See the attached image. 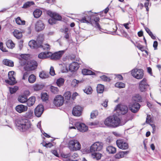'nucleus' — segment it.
<instances>
[{"label":"nucleus","mask_w":161,"mask_h":161,"mask_svg":"<svg viewBox=\"0 0 161 161\" xmlns=\"http://www.w3.org/2000/svg\"><path fill=\"white\" fill-rule=\"evenodd\" d=\"M126 122L122 123L119 118L114 115L108 117L105 120V125L108 127L115 128L119 125H124Z\"/></svg>","instance_id":"f257e3e1"},{"label":"nucleus","mask_w":161,"mask_h":161,"mask_svg":"<svg viewBox=\"0 0 161 161\" xmlns=\"http://www.w3.org/2000/svg\"><path fill=\"white\" fill-rule=\"evenodd\" d=\"M99 19V18L97 17H96L93 19H92L90 16H88L87 18L84 17L82 19H79V20L81 23H90L93 26H94L96 28H97L99 30L101 31V28L98 22Z\"/></svg>","instance_id":"f03ea898"},{"label":"nucleus","mask_w":161,"mask_h":161,"mask_svg":"<svg viewBox=\"0 0 161 161\" xmlns=\"http://www.w3.org/2000/svg\"><path fill=\"white\" fill-rule=\"evenodd\" d=\"M68 147L71 151H76L81 148V145L76 140H70L68 143Z\"/></svg>","instance_id":"7ed1b4c3"},{"label":"nucleus","mask_w":161,"mask_h":161,"mask_svg":"<svg viewBox=\"0 0 161 161\" xmlns=\"http://www.w3.org/2000/svg\"><path fill=\"white\" fill-rule=\"evenodd\" d=\"M60 67L62 68L61 70H77L79 67V65L76 62H73L70 64L68 67L64 64L59 65Z\"/></svg>","instance_id":"20e7f679"},{"label":"nucleus","mask_w":161,"mask_h":161,"mask_svg":"<svg viewBox=\"0 0 161 161\" xmlns=\"http://www.w3.org/2000/svg\"><path fill=\"white\" fill-rule=\"evenodd\" d=\"M47 13L51 17L48 20L49 23L51 25L55 24L56 20H60L62 19L61 16L56 13L53 12L51 11H48Z\"/></svg>","instance_id":"39448f33"},{"label":"nucleus","mask_w":161,"mask_h":161,"mask_svg":"<svg viewBox=\"0 0 161 161\" xmlns=\"http://www.w3.org/2000/svg\"><path fill=\"white\" fill-rule=\"evenodd\" d=\"M103 143L99 142H96L90 147V152L93 153L95 151H99L103 149Z\"/></svg>","instance_id":"423d86ee"},{"label":"nucleus","mask_w":161,"mask_h":161,"mask_svg":"<svg viewBox=\"0 0 161 161\" xmlns=\"http://www.w3.org/2000/svg\"><path fill=\"white\" fill-rule=\"evenodd\" d=\"M114 110L118 113L119 114L124 115L127 112L128 109L126 105L118 104L115 108Z\"/></svg>","instance_id":"0eeeda50"},{"label":"nucleus","mask_w":161,"mask_h":161,"mask_svg":"<svg viewBox=\"0 0 161 161\" xmlns=\"http://www.w3.org/2000/svg\"><path fill=\"white\" fill-rule=\"evenodd\" d=\"M24 67L25 70H34L37 66V63L34 60H31L27 62Z\"/></svg>","instance_id":"6e6552de"},{"label":"nucleus","mask_w":161,"mask_h":161,"mask_svg":"<svg viewBox=\"0 0 161 161\" xmlns=\"http://www.w3.org/2000/svg\"><path fill=\"white\" fill-rule=\"evenodd\" d=\"M8 75L9 80H6L5 82L10 85H14L16 83L14 71H9Z\"/></svg>","instance_id":"1a4fd4ad"},{"label":"nucleus","mask_w":161,"mask_h":161,"mask_svg":"<svg viewBox=\"0 0 161 161\" xmlns=\"http://www.w3.org/2000/svg\"><path fill=\"white\" fill-rule=\"evenodd\" d=\"M64 97L61 95L56 96L54 99L53 103L55 106L60 107L64 103Z\"/></svg>","instance_id":"9d476101"},{"label":"nucleus","mask_w":161,"mask_h":161,"mask_svg":"<svg viewBox=\"0 0 161 161\" xmlns=\"http://www.w3.org/2000/svg\"><path fill=\"white\" fill-rule=\"evenodd\" d=\"M116 143L118 147L120 149L125 150L129 147L128 143L122 140H118Z\"/></svg>","instance_id":"9b49d317"},{"label":"nucleus","mask_w":161,"mask_h":161,"mask_svg":"<svg viewBox=\"0 0 161 161\" xmlns=\"http://www.w3.org/2000/svg\"><path fill=\"white\" fill-rule=\"evenodd\" d=\"M31 122L28 119L24 118H21L17 119L16 121V125L17 128L19 127V126H22L26 124V123H29Z\"/></svg>","instance_id":"f8f14e48"},{"label":"nucleus","mask_w":161,"mask_h":161,"mask_svg":"<svg viewBox=\"0 0 161 161\" xmlns=\"http://www.w3.org/2000/svg\"><path fill=\"white\" fill-rule=\"evenodd\" d=\"M25 125H24L22 126H19L18 129L21 131L24 132L26 131L30 132L33 130V127L31 122L28 123Z\"/></svg>","instance_id":"ddd939ff"},{"label":"nucleus","mask_w":161,"mask_h":161,"mask_svg":"<svg viewBox=\"0 0 161 161\" xmlns=\"http://www.w3.org/2000/svg\"><path fill=\"white\" fill-rule=\"evenodd\" d=\"M148 86V85L147 82V80L145 79H143L139 83V89L142 92L146 91Z\"/></svg>","instance_id":"4468645a"},{"label":"nucleus","mask_w":161,"mask_h":161,"mask_svg":"<svg viewBox=\"0 0 161 161\" xmlns=\"http://www.w3.org/2000/svg\"><path fill=\"white\" fill-rule=\"evenodd\" d=\"M75 125L78 130L82 132L86 131L88 129V127L84 124L82 123H76Z\"/></svg>","instance_id":"2eb2a0df"},{"label":"nucleus","mask_w":161,"mask_h":161,"mask_svg":"<svg viewBox=\"0 0 161 161\" xmlns=\"http://www.w3.org/2000/svg\"><path fill=\"white\" fill-rule=\"evenodd\" d=\"M44 107L42 104L38 105L35 109V114L37 117L41 116L44 111Z\"/></svg>","instance_id":"dca6fc26"},{"label":"nucleus","mask_w":161,"mask_h":161,"mask_svg":"<svg viewBox=\"0 0 161 161\" xmlns=\"http://www.w3.org/2000/svg\"><path fill=\"white\" fill-rule=\"evenodd\" d=\"M65 50L60 51L58 52L52 53L50 57L52 59L57 60L60 58L63 54L64 53Z\"/></svg>","instance_id":"f3484780"},{"label":"nucleus","mask_w":161,"mask_h":161,"mask_svg":"<svg viewBox=\"0 0 161 161\" xmlns=\"http://www.w3.org/2000/svg\"><path fill=\"white\" fill-rule=\"evenodd\" d=\"M82 110V108L80 106H77L73 108L72 113L75 116H79L81 115Z\"/></svg>","instance_id":"a211bd4d"},{"label":"nucleus","mask_w":161,"mask_h":161,"mask_svg":"<svg viewBox=\"0 0 161 161\" xmlns=\"http://www.w3.org/2000/svg\"><path fill=\"white\" fill-rule=\"evenodd\" d=\"M15 109L17 112L20 114L27 111L28 109V107L26 105L19 104L16 106Z\"/></svg>","instance_id":"6ab92c4d"},{"label":"nucleus","mask_w":161,"mask_h":161,"mask_svg":"<svg viewBox=\"0 0 161 161\" xmlns=\"http://www.w3.org/2000/svg\"><path fill=\"white\" fill-rule=\"evenodd\" d=\"M19 58V63L22 65H25L27 63V61L29 59L30 55L29 54H21Z\"/></svg>","instance_id":"aec40b11"},{"label":"nucleus","mask_w":161,"mask_h":161,"mask_svg":"<svg viewBox=\"0 0 161 161\" xmlns=\"http://www.w3.org/2000/svg\"><path fill=\"white\" fill-rule=\"evenodd\" d=\"M140 107V105L137 103H133L129 105V108L132 112L136 113L139 109Z\"/></svg>","instance_id":"412c9836"},{"label":"nucleus","mask_w":161,"mask_h":161,"mask_svg":"<svg viewBox=\"0 0 161 161\" xmlns=\"http://www.w3.org/2000/svg\"><path fill=\"white\" fill-rule=\"evenodd\" d=\"M131 74L132 76L138 79H141L143 76V71H131Z\"/></svg>","instance_id":"4be33fe9"},{"label":"nucleus","mask_w":161,"mask_h":161,"mask_svg":"<svg viewBox=\"0 0 161 161\" xmlns=\"http://www.w3.org/2000/svg\"><path fill=\"white\" fill-rule=\"evenodd\" d=\"M52 55V53L50 52H42L39 54L38 57L40 59H44L50 58Z\"/></svg>","instance_id":"5701e85b"},{"label":"nucleus","mask_w":161,"mask_h":161,"mask_svg":"<svg viewBox=\"0 0 161 161\" xmlns=\"http://www.w3.org/2000/svg\"><path fill=\"white\" fill-rule=\"evenodd\" d=\"M44 28V25L41 21H38L35 26V29L37 31H39L43 30Z\"/></svg>","instance_id":"b1692460"},{"label":"nucleus","mask_w":161,"mask_h":161,"mask_svg":"<svg viewBox=\"0 0 161 161\" xmlns=\"http://www.w3.org/2000/svg\"><path fill=\"white\" fill-rule=\"evenodd\" d=\"M39 44H37L36 42L34 40L30 41L29 42V45L31 48H36L40 47Z\"/></svg>","instance_id":"393cba45"},{"label":"nucleus","mask_w":161,"mask_h":161,"mask_svg":"<svg viewBox=\"0 0 161 161\" xmlns=\"http://www.w3.org/2000/svg\"><path fill=\"white\" fill-rule=\"evenodd\" d=\"M36 98L34 97H31L27 99V104L28 107H31L35 103Z\"/></svg>","instance_id":"a878e982"},{"label":"nucleus","mask_w":161,"mask_h":161,"mask_svg":"<svg viewBox=\"0 0 161 161\" xmlns=\"http://www.w3.org/2000/svg\"><path fill=\"white\" fill-rule=\"evenodd\" d=\"M44 86V85L41 84H36L33 85V88L34 91H37L42 89Z\"/></svg>","instance_id":"bb28decb"},{"label":"nucleus","mask_w":161,"mask_h":161,"mask_svg":"<svg viewBox=\"0 0 161 161\" xmlns=\"http://www.w3.org/2000/svg\"><path fill=\"white\" fill-rule=\"evenodd\" d=\"M106 151L110 154H113L116 152V148L112 146H108L106 148Z\"/></svg>","instance_id":"cd10ccee"},{"label":"nucleus","mask_w":161,"mask_h":161,"mask_svg":"<svg viewBox=\"0 0 161 161\" xmlns=\"http://www.w3.org/2000/svg\"><path fill=\"white\" fill-rule=\"evenodd\" d=\"M3 64L8 66L13 67L14 66V62L9 60L8 59H4L3 61Z\"/></svg>","instance_id":"c85d7f7f"},{"label":"nucleus","mask_w":161,"mask_h":161,"mask_svg":"<svg viewBox=\"0 0 161 161\" xmlns=\"http://www.w3.org/2000/svg\"><path fill=\"white\" fill-rule=\"evenodd\" d=\"M14 36L17 39H19L22 36V33L19 30H16L13 32Z\"/></svg>","instance_id":"c756f323"},{"label":"nucleus","mask_w":161,"mask_h":161,"mask_svg":"<svg viewBox=\"0 0 161 161\" xmlns=\"http://www.w3.org/2000/svg\"><path fill=\"white\" fill-rule=\"evenodd\" d=\"M42 13V11L39 9H36L35 10L33 13L34 17L36 18L39 17Z\"/></svg>","instance_id":"7c9ffc66"},{"label":"nucleus","mask_w":161,"mask_h":161,"mask_svg":"<svg viewBox=\"0 0 161 161\" xmlns=\"http://www.w3.org/2000/svg\"><path fill=\"white\" fill-rule=\"evenodd\" d=\"M27 97L26 96L24 95L19 96L18 98V101L21 103H24L27 101Z\"/></svg>","instance_id":"2f4dec72"},{"label":"nucleus","mask_w":161,"mask_h":161,"mask_svg":"<svg viewBox=\"0 0 161 161\" xmlns=\"http://www.w3.org/2000/svg\"><path fill=\"white\" fill-rule=\"evenodd\" d=\"M97 90L98 93H102L104 90V86L103 85L99 84L97 87Z\"/></svg>","instance_id":"473e14b6"},{"label":"nucleus","mask_w":161,"mask_h":161,"mask_svg":"<svg viewBox=\"0 0 161 161\" xmlns=\"http://www.w3.org/2000/svg\"><path fill=\"white\" fill-rule=\"evenodd\" d=\"M15 22L17 24L19 25H24L25 24V21L21 20L19 17H18L15 19Z\"/></svg>","instance_id":"72a5a7b5"},{"label":"nucleus","mask_w":161,"mask_h":161,"mask_svg":"<svg viewBox=\"0 0 161 161\" xmlns=\"http://www.w3.org/2000/svg\"><path fill=\"white\" fill-rule=\"evenodd\" d=\"M6 45L8 47L12 49L15 46V44L11 40H8L6 42Z\"/></svg>","instance_id":"f704fd0d"},{"label":"nucleus","mask_w":161,"mask_h":161,"mask_svg":"<svg viewBox=\"0 0 161 161\" xmlns=\"http://www.w3.org/2000/svg\"><path fill=\"white\" fill-rule=\"evenodd\" d=\"M101 154L99 153H92L91 154V157L92 158L97 160L100 159L101 157Z\"/></svg>","instance_id":"c9c22d12"},{"label":"nucleus","mask_w":161,"mask_h":161,"mask_svg":"<svg viewBox=\"0 0 161 161\" xmlns=\"http://www.w3.org/2000/svg\"><path fill=\"white\" fill-rule=\"evenodd\" d=\"M49 76L48 72H47L46 71H42L40 74V77L42 79L47 78Z\"/></svg>","instance_id":"e433bc0d"},{"label":"nucleus","mask_w":161,"mask_h":161,"mask_svg":"<svg viewBox=\"0 0 161 161\" xmlns=\"http://www.w3.org/2000/svg\"><path fill=\"white\" fill-rule=\"evenodd\" d=\"M33 111L32 110H28L25 114V117L28 119H31L33 117Z\"/></svg>","instance_id":"4c0bfd02"},{"label":"nucleus","mask_w":161,"mask_h":161,"mask_svg":"<svg viewBox=\"0 0 161 161\" xmlns=\"http://www.w3.org/2000/svg\"><path fill=\"white\" fill-rule=\"evenodd\" d=\"M84 92L87 94H91L92 92V89L90 86H88L83 90Z\"/></svg>","instance_id":"58836bf2"},{"label":"nucleus","mask_w":161,"mask_h":161,"mask_svg":"<svg viewBox=\"0 0 161 161\" xmlns=\"http://www.w3.org/2000/svg\"><path fill=\"white\" fill-rule=\"evenodd\" d=\"M34 4V2L32 1H28L25 3L22 8H27L29 7L30 6Z\"/></svg>","instance_id":"ea45409f"},{"label":"nucleus","mask_w":161,"mask_h":161,"mask_svg":"<svg viewBox=\"0 0 161 161\" xmlns=\"http://www.w3.org/2000/svg\"><path fill=\"white\" fill-rule=\"evenodd\" d=\"M132 99L135 101L137 102H141L142 101V97L139 94H136L132 97Z\"/></svg>","instance_id":"a19ab883"},{"label":"nucleus","mask_w":161,"mask_h":161,"mask_svg":"<svg viewBox=\"0 0 161 161\" xmlns=\"http://www.w3.org/2000/svg\"><path fill=\"white\" fill-rule=\"evenodd\" d=\"M64 81V79L60 78L57 80L56 83L58 86L60 87L63 85Z\"/></svg>","instance_id":"79ce46f5"},{"label":"nucleus","mask_w":161,"mask_h":161,"mask_svg":"<svg viewBox=\"0 0 161 161\" xmlns=\"http://www.w3.org/2000/svg\"><path fill=\"white\" fill-rule=\"evenodd\" d=\"M36 80V76L33 75H30L28 78L29 82L31 83H34Z\"/></svg>","instance_id":"37998d69"},{"label":"nucleus","mask_w":161,"mask_h":161,"mask_svg":"<svg viewBox=\"0 0 161 161\" xmlns=\"http://www.w3.org/2000/svg\"><path fill=\"white\" fill-rule=\"evenodd\" d=\"M44 36L43 35H40L38 36L37 38V41L38 42L39 44L42 42L44 40Z\"/></svg>","instance_id":"c03bdc74"},{"label":"nucleus","mask_w":161,"mask_h":161,"mask_svg":"<svg viewBox=\"0 0 161 161\" xmlns=\"http://www.w3.org/2000/svg\"><path fill=\"white\" fill-rule=\"evenodd\" d=\"M125 86V84L121 82H117L115 84V86L119 88H124Z\"/></svg>","instance_id":"a18cd8bd"},{"label":"nucleus","mask_w":161,"mask_h":161,"mask_svg":"<svg viewBox=\"0 0 161 161\" xmlns=\"http://www.w3.org/2000/svg\"><path fill=\"white\" fill-rule=\"evenodd\" d=\"M50 89L51 91L54 94L57 93L59 91V90L57 87L53 86H51Z\"/></svg>","instance_id":"49530a36"},{"label":"nucleus","mask_w":161,"mask_h":161,"mask_svg":"<svg viewBox=\"0 0 161 161\" xmlns=\"http://www.w3.org/2000/svg\"><path fill=\"white\" fill-rule=\"evenodd\" d=\"M64 96L65 99L68 100L70 98L71 94L69 92H67L64 94Z\"/></svg>","instance_id":"de8ad7c7"},{"label":"nucleus","mask_w":161,"mask_h":161,"mask_svg":"<svg viewBox=\"0 0 161 161\" xmlns=\"http://www.w3.org/2000/svg\"><path fill=\"white\" fill-rule=\"evenodd\" d=\"M40 47L42 48L44 50H48L50 48V46L47 44H45L43 45L40 44Z\"/></svg>","instance_id":"09e8293b"},{"label":"nucleus","mask_w":161,"mask_h":161,"mask_svg":"<svg viewBox=\"0 0 161 161\" xmlns=\"http://www.w3.org/2000/svg\"><path fill=\"white\" fill-rule=\"evenodd\" d=\"M98 112L97 111H93L91 114V118L94 119L98 115Z\"/></svg>","instance_id":"8fccbe9b"},{"label":"nucleus","mask_w":161,"mask_h":161,"mask_svg":"<svg viewBox=\"0 0 161 161\" xmlns=\"http://www.w3.org/2000/svg\"><path fill=\"white\" fill-rule=\"evenodd\" d=\"M18 89V87L17 86H15L14 87H11L9 88L10 93L11 94H13L15 93Z\"/></svg>","instance_id":"3c124183"},{"label":"nucleus","mask_w":161,"mask_h":161,"mask_svg":"<svg viewBox=\"0 0 161 161\" xmlns=\"http://www.w3.org/2000/svg\"><path fill=\"white\" fill-rule=\"evenodd\" d=\"M123 153H121V152H119L115 155V158L117 159H119L123 158Z\"/></svg>","instance_id":"603ef678"},{"label":"nucleus","mask_w":161,"mask_h":161,"mask_svg":"<svg viewBox=\"0 0 161 161\" xmlns=\"http://www.w3.org/2000/svg\"><path fill=\"white\" fill-rule=\"evenodd\" d=\"M135 46L142 51H144V47L139 43L136 42V45H135Z\"/></svg>","instance_id":"864d4df0"},{"label":"nucleus","mask_w":161,"mask_h":161,"mask_svg":"<svg viewBox=\"0 0 161 161\" xmlns=\"http://www.w3.org/2000/svg\"><path fill=\"white\" fill-rule=\"evenodd\" d=\"M79 81L76 79H74L71 82V85L74 87H76L77 86Z\"/></svg>","instance_id":"5fc2aeb1"},{"label":"nucleus","mask_w":161,"mask_h":161,"mask_svg":"<svg viewBox=\"0 0 161 161\" xmlns=\"http://www.w3.org/2000/svg\"><path fill=\"white\" fill-rule=\"evenodd\" d=\"M41 98L43 101H45L48 99V95L47 93H44L42 94Z\"/></svg>","instance_id":"6e6d98bb"},{"label":"nucleus","mask_w":161,"mask_h":161,"mask_svg":"<svg viewBox=\"0 0 161 161\" xmlns=\"http://www.w3.org/2000/svg\"><path fill=\"white\" fill-rule=\"evenodd\" d=\"M82 74L84 75H93L92 71H81Z\"/></svg>","instance_id":"4d7b16f0"},{"label":"nucleus","mask_w":161,"mask_h":161,"mask_svg":"<svg viewBox=\"0 0 161 161\" xmlns=\"http://www.w3.org/2000/svg\"><path fill=\"white\" fill-rule=\"evenodd\" d=\"M100 78L104 81H109L110 80V78L105 75H103L100 76Z\"/></svg>","instance_id":"13d9d810"},{"label":"nucleus","mask_w":161,"mask_h":161,"mask_svg":"<svg viewBox=\"0 0 161 161\" xmlns=\"http://www.w3.org/2000/svg\"><path fill=\"white\" fill-rule=\"evenodd\" d=\"M0 49L3 52H7V51L5 48L3 47V43L2 42H0Z\"/></svg>","instance_id":"bf43d9fd"},{"label":"nucleus","mask_w":161,"mask_h":161,"mask_svg":"<svg viewBox=\"0 0 161 161\" xmlns=\"http://www.w3.org/2000/svg\"><path fill=\"white\" fill-rule=\"evenodd\" d=\"M61 156L64 158H67L68 157L70 156V153L65 154L62 153L61 154Z\"/></svg>","instance_id":"052dcab7"},{"label":"nucleus","mask_w":161,"mask_h":161,"mask_svg":"<svg viewBox=\"0 0 161 161\" xmlns=\"http://www.w3.org/2000/svg\"><path fill=\"white\" fill-rule=\"evenodd\" d=\"M151 122V119L150 116L147 115L146 118V122L147 123H149Z\"/></svg>","instance_id":"680f3d73"},{"label":"nucleus","mask_w":161,"mask_h":161,"mask_svg":"<svg viewBox=\"0 0 161 161\" xmlns=\"http://www.w3.org/2000/svg\"><path fill=\"white\" fill-rule=\"evenodd\" d=\"M42 145L43 146L46 147H50L52 146V143H46L45 144H44V143H42Z\"/></svg>","instance_id":"e2e57ef3"},{"label":"nucleus","mask_w":161,"mask_h":161,"mask_svg":"<svg viewBox=\"0 0 161 161\" xmlns=\"http://www.w3.org/2000/svg\"><path fill=\"white\" fill-rule=\"evenodd\" d=\"M158 43L157 41H155L154 42L153 46L155 50L157 49V47L158 46Z\"/></svg>","instance_id":"0e129e2a"},{"label":"nucleus","mask_w":161,"mask_h":161,"mask_svg":"<svg viewBox=\"0 0 161 161\" xmlns=\"http://www.w3.org/2000/svg\"><path fill=\"white\" fill-rule=\"evenodd\" d=\"M52 153L57 157H59V155L57 151L55 150H52Z\"/></svg>","instance_id":"69168bd1"},{"label":"nucleus","mask_w":161,"mask_h":161,"mask_svg":"<svg viewBox=\"0 0 161 161\" xmlns=\"http://www.w3.org/2000/svg\"><path fill=\"white\" fill-rule=\"evenodd\" d=\"M145 30L147 32L148 34L150 36L152 33V32L150 31V29L147 28V27H145Z\"/></svg>","instance_id":"338daca9"},{"label":"nucleus","mask_w":161,"mask_h":161,"mask_svg":"<svg viewBox=\"0 0 161 161\" xmlns=\"http://www.w3.org/2000/svg\"><path fill=\"white\" fill-rule=\"evenodd\" d=\"M108 102V100L106 99L104 102L103 103H102V105L104 107H106L107 106V104Z\"/></svg>","instance_id":"774afa93"}]
</instances>
